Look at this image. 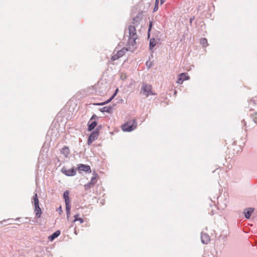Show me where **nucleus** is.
Returning a JSON list of instances; mask_svg holds the SVG:
<instances>
[{
	"label": "nucleus",
	"instance_id": "obj_29",
	"mask_svg": "<svg viewBox=\"0 0 257 257\" xmlns=\"http://www.w3.org/2000/svg\"><path fill=\"white\" fill-rule=\"evenodd\" d=\"M89 183H90V184H92L93 185H94L96 183V176L92 177Z\"/></svg>",
	"mask_w": 257,
	"mask_h": 257
},
{
	"label": "nucleus",
	"instance_id": "obj_10",
	"mask_svg": "<svg viewBox=\"0 0 257 257\" xmlns=\"http://www.w3.org/2000/svg\"><path fill=\"white\" fill-rule=\"evenodd\" d=\"M254 211V208L252 207L247 208L244 209L243 213L246 219H249Z\"/></svg>",
	"mask_w": 257,
	"mask_h": 257
},
{
	"label": "nucleus",
	"instance_id": "obj_23",
	"mask_svg": "<svg viewBox=\"0 0 257 257\" xmlns=\"http://www.w3.org/2000/svg\"><path fill=\"white\" fill-rule=\"evenodd\" d=\"M200 43L203 47H206L208 45L207 40L205 38H201Z\"/></svg>",
	"mask_w": 257,
	"mask_h": 257
},
{
	"label": "nucleus",
	"instance_id": "obj_13",
	"mask_svg": "<svg viewBox=\"0 0 257 257\" xmlns=\"http://www.w3.org/2000/svg\"><path fill=\"white\" fill-rule=\"evenodd\" d=\"M248 107L250 108V110H253L254 108L257 105V100L252 98H250L249 100H248Z\"/></svg>",
	"mask_w": 257,
	"mask_h": 257
},
{
	"label": "nucleus",
	"instance_id": "obj_8",
	"mask_svg": "<svg viewBox=\"0 0 257 257\" xmlns=\"http://www.w3.org/2000/svg\"><path fill=\"white\" fill-rule=\"evenodd\" d=\"M77 169L79 171H84L85 172H90L91 169L89 165L80 164L77 166Z\"/></svg>",
	"mask_w": 257,
	"mask_h": 257
},
{
	"label": "nucleus",
	"instance_id": "obj_20",
	"mask_svg": "<svg viewBox=\"0 0 257 257\" xmlns=\"http://www.w3.org/2000/svg\"><path fill=\"white\" fill-rule=\"evenodd\" d=\"M156 45V40L154 38H152L150 40L149 42V49L150 50H153V49L155 47Z\"/></svg>",
	"mask_w": 257,
	"mask_h": 257
},
{
	"label": "nucleus",
	"instance_id": "obj_40",
	"mask_svg": "<svg viewBox=\"0 0 257 257\" xmlns=\"http://www.w3.org/2000/svg\"><path fill=\"white\" fill-rule=\"evenodd\" d=\"M194 20V17L193 18H191L190 19V23H191Z\"/></svg>",
	"mask_w": 257,
	"mask_h": 257
},
{
	"label": "nucleus",
	"instance_id": "obj_37",
	"mask_svg": "<svg viewBox=\"0 0 257 257\" xmlns=\"http://www.w3.org/2000/svg\"><path fill=\"white\" fill-rule=\"evenodd\" d=\"M57 211H58V212H59V213L60 214H61V213L62 212V207H61V206H59V207L58 208V209H57Z\"/></svg>",
	"mask_w": 257,
	"mask_h": 257
},
{
	"label": "nucleus",
	"instance_id": "obj_2",
	"mask_svg": "<svg viewBox=\"0 0 257 257\" xmlns=\"http://www.w3.org/2000/svg\"><path fill=\"white\" fill-rule=\"evenodd\" d=\"M63 197L65 200L66 205L67 217L68 218L70 214L71 209V200L69 197V191L68 190L65 191L63 193Z\"/></svg>",
	"mask_w": 257,
	"mask_h": 257
},
{
	"label": "nucleus",
	"instance_id": "obj_17",
	"mask_svg": "<svg viewBox=\"0 0 257 257\" xmlns=\"http://www.w3.org/2000/svg\"><path fill=\"white\" fill-rule=\"evenodd\" d=\"M61 153L63 154L65 157H67L69 154L70 153V150L68 147L64 146L61 150Z\"/></svg>",
	"mask_w": 257,
	"mask_h": 257
},
{
	"label": "nucleus",
	"instance_id": "obj_18",
	"mask_svg": "<svg viewBox=\"0 0 257 257\" xmlns=\"http://www.w3.org/2000/svg\"><path fill=\"white\" fill-rule=\"evenodd\" d=\"M60 234V231L57 230L55 232H54L52 234L49 236V239L50 241L53 240L55 238L57 237Z\"/></svg>",
	"mask_w": 257,
	"mask_h": 257
},
{
	"label": "nucleus",
	"instance_id": "obj_33",
	"mask_svg": "<svg viewBox=\"0 0 257 257\" xmlns=\"http://www.w3.org/2000/svg\"><path fill=\"white\" fill-rule=\"evenodd\" d=\"M167 97H165V100L164 101H162V102L161 103V106H165L166 105V104H167L168 101L167 100Z\"/></svg>",
	"mask_w": 257,
	"mask_h": 257
},
{
	"label": "nucleus",
	"instance_id": "obj_36",
	"mask_svg": "<svg viewBox=\"0 0 257 257\" xmlns=\"http://www.w3.org/2000/svg\"><path fill=\"white\" fill-rule=\"evenodd\" d=\"M102 128V125H99L97 126V127L96 128L95 130H97V132L99 133L100 130Z\"/></svg>",
	"mask_w": 257,
	"mask_h": 257
},
{
	"label": "nucleus",
	"instance_id": "obj_35",
	"mask_svg": "<svg viewBox=\"0 0 257 257\" xmlns=\"http://www.w3.org/2000/svg\"><path fill=\"white\" fill-rule=\"evenodd\" d=\"M153 25V22L152 21H150L149 26L148 28V31L151 32Z\"/></svg>",
	"mask_w": 257,
	"mask_h": 257
},
{
	"label": "nucleus",
	"instance_id": "obj_3",
	"mask_svg": "<svg viewBox=\"0 0 257 257\" xmlns=\"http://www.w3.org/2000/svg\"><path fill=\"white\" fill-rule=\"evenodd\" d=\"M152 87L151 85L148 84H143L142 87V90L143 91L144 94L147 96L150 95H154L155 94L152 91Z\"/></svg>",
	"mask_w": 257,
	"mask_h": 257
},
{
	"label": "nucleus",
	"instance_id": "obj_12",
	"mask_svg": "<svg viewBox=\"0 0 257 257\" xmlns=\"http://www.w3.org/2000/svg\"><path fill=\"white\" fill-rule=\"evenodd\" d=\"M97 125V122L96 120H89L88 122V131L89 132L92 131Z\"/></svg>",
	"mask_w": 257,
	"mask_h": 257
},
{
	"label": "nucleus",
	"instance_id": "obj_25",
	"mask_svg": "<svg viewBox=\"0 0 257 257\" xmlns=\"http://www.w3.org/2000/svg\"><path fill=\"white\" fill-rule=\"evenodd\" d=\"M114 97H110L109 99H108L107 101H104L103 102H102V103H97L96 104V105H105L107 103H108V102H110Z\"/></svg>",
	"mask_w": 257,
	"mask_h": 257
},
{
	"label": "nucleus",
	"instance_id": "obj_42",
	"mask_svg": "<svg viewBox=\"0 0 257 257\" xmlns=\"http://www.w3.org/2000/svg\"><path fill=\"white\" fill-rule=\"evenodd\" d=\"M150 37V32L148 31V37L149 38Z\"/></svg>",
	"mask_w": 257,
	"mask_h": 257
},
{
	"label": "nucleus",
	"instance_id": "obj_14",
	"mask_svg": "<svg viewBox=\"0 0 257 257\" xmlns=\"http://www.w3.org/2000/svg\"><path fill=\"white\" fill-rule=\"evenodd\" d=\"M34 212L37 218H40L42 214V210L40 207L39 204L34 205Z\"/></svg>",
	"mask_w": 257,
	"mask_h": 257
},
{
	"label": "nucleus",
	"instance_id": "obj_1",
	"mask_svg": "<svg viewBox=\"0 0 257 257\" xmlns=\"http://www.w3.org/2000/svg\"><path fill=\"white\" fill-rule=\"evenodd\" d=\"M137 122L136 120L134 119L125 122L122 125L121 127L123 131L130 132L134 130L137 127Z\"/></svg>",
	"mask_w": 257,
	"mask_h": 257
},
{
	"label": "nucleus",
	"instance_id": "obj_38",
	"mask_svg": "<svg viewBox=\"0 0 257 257\" xmlns=\"http://www.w3.org/2000/svg\"><path fill=\"white\" fill-rule=\"evenodd\" d=\"M118 89H116L114 92V93L111 95V96H115L117 94V93L118 92Z\"/></svg>",
	"mask_w": 257,
	"mask_h": 257
},
{
	"label": "nucleus",
	"instance_id": "obj_45",
	"mask_svg": "<svg viewBox=\"0 0 257 257\" xmlns=\"http://www.w3.org/2000/svg\"><path fill=\"white\" fill-rule=\"evenodd\" d=\"M5 221H6V220H4L3 221V222H5Z\"/></svg>",
	"mask_w": 257,
	"mask_h": 257
},
{
	"label": "nucleus",
	"instance_id": "obj_43",
	"mask_svg": "<svg viewBox=\"0 0 257 257\" xmlns=\"http://www.w3.org/2000/svg\"><path fill=\"white\" fill-rule=\"evenodd\" d=\"M20 219V218H19V217H18V218H17L15 219V220L18 221V220H19Z\"/></svg>",
	"mask_w": 257,
	"mask_h": 257
},
{
	"label": "nucleus",
	"instance_id": "obj_28",
	"mask_svg": "<svg viewBox=\"0 0 257 257\" xmlns=\"http://www.w3.org/2000/svg\"><path fill=\"white\" fill-rule=\"evenodd\" d=\"M146 64L148 69L151 68L153 66L152 62L151 61H147Z\"/></svg>",
	"mask_w": 257,
	"mask_h": 257
},
{
	"label": "nucleus",
	"instance_id": "obj_21",
	"mask_svg": "<svg viewBox=\"0 0 257 257\" xmlns=\"http://www.w3.org/2000/svg\"><path fill=\"white\" fill-rule=\"evenodd\" d=\"M112 107L111 106H104L100 109V111L102 112L110 113Z\"/></svg>",
	"mask_w": 257,
	"mask_h": 257
},
{
	"label": "nucleus",
	"instance_id": "obj_44",
	"mask_svg": "<svg viewBox=\"0 0 257 257\" xmlns=\"http://www.w3.org/2000/svg\"><path fill=\"white\" fill-rule=\"evenodd\" d=\"M174 94H176V91L175 90H174Z\"/></svg>",
	"mask_w": 257,
	"mask_h": 257
},
{
	"label": "nucleus",
	"instance_id": "obj_7",
	"mask_svg": "<svg viewBox=\"0 0 257 257\" xmlns=\"http://www.w3.org/2000/svg\"><path fill=\"white\" fill-rule=\"evenodd\" d=\"M189 79L190 77L187 73H182L178 75L177 82L179 84H182L184 81L189 80Z\"/></svg>",
	"mask_w": 257,
	"mask_h": 257
},
{
	"label": "nucleus",
	"instance_id": "obj_9",
	"mask_svg": "<svg viewBox=\"0 0 257 257\" xmlns=\"http://www.w3.org/2000/svg\"><path fill=\"white\" fill-rule=\"evenodd\" d=\"M128 29L129 31V37H138L136 33V28L134 26L130 25L128 26Z\"/></svg>",
	"mask_w": 257,
	"mask_h": 257
},
{
	"label": "nucleus",
	"instance_id": "obj_19",
	"mask_svg": "<svg viewBox=\"0 0 257 257\" xmlns=\"http://www.w3.org/2000/svg\"><path fill=\"white\" fill-rule=\"evenodd\" d=\"M32 203L33 204L34 206L39 204V201L37 193H35L34 196H33L32 199Z\"/></svg>",
	"mask_w": 257,
	"mask_h": 257
},
{
	"label": "nucleus",
	"instance_id": "obj_31",
	"mask_svg": "<svg viewBox=\"0 0 257 257\" xmlns=\"http://www.w3.org/2000/svg\"><path fill=\"white\" fill-rule=\"evenodd\" d=\"M98 118H99V117L97 116L96 114H94L92 115L90 120H95L96 119H97Z\"/></svg>",
	"mask_w": 257,
	"mask_h": 257
},
{
	"label": "nucleus",
	"instance_id": "obj_39",
	"mask_svg": "<svg viewBox=\"0 0 257 257\" xmlns=\"http://www.w3.org/2000/svg\"><path fill=\"white\" fill-rule=\"evenodd\" d=\"M241 122H242V123H243V125H246V122H245V120H244V119H243V120H242Z\"/></svg>",
	"mask_w": 257,
	"mask_h": 257
},
{
	"label": "nucleus",
	"instance_id": "obj_11",
	"mask_svg": "<svg viewBox=\"0 0 257 257\" xmlns=\"http://www.w3.org/2000/svg\"><path fill=\"white\" fill-rule=\"evenodd\" d=\"M201 240L202 243L207 244L210 240L209 235L207 233L202 232L201 234Z\"/></svg>",
	"mask_w": 257,
	"mask_h": 257
},
{
	"label": "nucleus",
	"instance_id": "obj_16",
	"mask_svg": "<svg viewBox=\"0 0 257 257\" xmlns=\"http://www.w3.org/2000/svg\"><path fill=\"white\" fill-rule=\"evenodd\" d=\"M138 38L135 37H129L127 41V45L129 46H134L136 44V40Z\"/></svg>",
	"mask_w": 257,
	"mask_h": 257
},
{
	"label": "nucleus",
	"instance_id": "obj_6",
	"mask_svg": "<svg viewBox=\"0 0 257 257\" xmlns=\"http://www.w3.org/2000/svg\"><path fill=\"white\" fill-rule=\"evenodd\" d=\"M99 134V133L98 132H97V130H94L93 132H92L90 134L87 140L88 144L90 145L93 141H95L97 139Z\"/></svg>",
	"mask_w": 257,
	"mask_h": 257
},
{
	"label": "nucleus",
	"instance_id": "obj_32",
	"mask_svg": "<svg viewBox=\"0 0 257 257\" xmlns=\"http://www.w3.org/2000/svg\"><path fill=\"white\" fill-rule=\"evenodd\" d=\"M120 57H118V55L117 54H114L113 55L112 57H111V59L113 60V61H114V60H116L117 59H118V58H119Z\"/></svg>",
	"mask_w": 257,
	"mask_h": 257
},
{
	"label": "nucleus",
	"instance_id": "obj_34",
	"mask_svg": "<svg viewBox=\"0 0 257 257\" xmlns=\"http://www.w3.org/2000/svg\"><path fill=\"white\" fill-rule=\"evenodd\" d=\"M133 21L135 22H136V23H138L140 21H141V18L139 16H137L135 18H133Z\"/></svg>",
	"mask_w": 257,
	"mask_h": 257
},
{
	"label": "nucleus",
	"instance_id": "obj_27",
	"mask_svg": "<svg viewBox=\"0 0 257 257\" xmlns=\"http://www.w3.org/2000/svg\"><path fill=\"white\" fill-rule=\"evenodd\" d=\"M159 0L155 1V7L153 10V12H156L158 10V5H159Z\"/></svg>",
	"mask_w": 257,
	"mask_h": 257
},
{
	"label": "nucleus",
	"instance_id": "obj_22",
	"mask_svg": "<svg viewBox=\"0 0 257 257\" xmlns=\"http://www.w3.org/2000/svg\"><path fill=\"white\" fill-rule=\"evenodd\" d=\"M128 51V49L125 48H123L120 50L118 51L117 54L118 55V57H122L123 55L125 54L126 51Z\"/></svg>",
	"mask_w": 257,
	"mask_h": 257
},
{
	"label": "nucleus",
	"instance_id": "obj_24",
	"mask_svg": "<svg viewBox=\"0 0 257 257\" xmlns=\"http://www.w3.org/2000/svg\"><path fill=\"white\" fill-rule=\"evenodd\" d=\"M74 219L73 220V222H75L76 221H79L80 223H82L84 222L83 219L79 217V214H76L74 216Z\"/></svg>",
	"mask_w": 257,
	"mask_h": 257
},
{
	"label": "nucleus",
	"instance_id": "obj_26",
	"mask_svg": "<svg viewBox=\"0 0 257 257\" xmlns=\"http://www.w3.org/2000/svg\"><path fill=\"white\" fill-rule=\"evenodd\" d=\"M251 116L253 121L256 123H257V112H254L253 114H251Z\"/></svg>",
	"mask_w": 257,
	"mask_h": 257
},
{
	"label": "nucleus",
	"instance_id": "obj_41",
	"mask_svg": "<svg viewBox=\"0 0 257 257\" xmlns=\"http://www.w3.org/2000/svg\"><path fill=\"white\" fill-rule=\"evenodd\" d=\"M166 0H160V3L161 5L163 4L165 2Z\"/></svg>",
	"mask_w": 257,
	"mask_h": 257
},
{
	"label": "nucleus",
	"instance_id": "obj_15",
	"mask_svg": "<svg viewBox=\"0 0 257 257\" xmlns=\"http://www.w3.org/2000/svg\"><path fill=\"white\" fill-rule=\"evenodd\" d=\"M34 212L37 218H40L42 214V210L40 207L39 204L34 205Z\"/></svg>",
	"mask_w": 257,
	"mask_h": 257
},
{
	"label": "nucleus",
	"instance_id": "obj_5",
	"mask_svg": "<svg viewBox=\"0 0 257 257\" xmlns=\"http://www.w3.org/2000/svg\"><path fill=\"white\" fill-rule=\"evenodd\" d=\"M95 89L93 87L87 88L84 90L79 91L77 94L78 95H82V96H86L90 95H93Z\"/></svg>",
	"mask_w": 257,
	"mask_h": 257
},
{
	"label": "nucleus",
	"instance_id": "obj_30",
	"mask_svg": "<svg viewBox=\"0 0 257 257\" xmlns=\"http://www.w3.org/2000/svg\"><path fill=\"white\" fill-rule=\"evenodd\" d=\"M94 185L90 184V183H89L85 185V188L86 190L89 189L91 188V187H92Z\"/></svg>",
	"mask_w": 257,
	"mask_h": 257
},
{
	"label": "nucleus",
	"instance_id": "obj_4",
	"mask_svg": "<svg viewBox=\"0 0 257 257\" xmlns=\"http://www.w3.org/2000/svg\"><path fill=\"white\" fill-rule=\"evenodd\" d=\"M77 169L75 167L67 169L66 167H63L61 169V172L67 176H74L76 174Z\"/></svg>",
	"mask_w": 257,
	"mask_h": 257
}]
</instances>
